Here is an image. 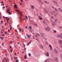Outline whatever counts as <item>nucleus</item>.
<instances>
[{
  "mask_svg": "<svg viewBox=\"0 0 62 62\" xmlns=\"http://www.w3.org/2000/svg\"><path fill=\"white\" fill-rule=\"evenodd\" d=\"M3 23V21H1V23Z\"/></svg>",
  "mask_w": 62,
  "mask_h": 62,
  "instance_id": "nucleus-61",
  "label": "nucleus"
},
{
  "mask_svg": "<svg viewBox=\"0 0 62 62\" xmlns=\"http://www.w3.org/2000/svg\"><path fill=\"white\" fill-rule=\"evenodd\" d=\"M2 45H4V43H2Z\"/></svg>",
  "mask_w": 62,
  "mask_h": 62,
  "instance_id": "nucleus-54",
  "label": "nucleus"
},
{
  "mask_svg": "<svg viewBox=\"0 0 62 62\" xmlns=\"http://www.w3.org/2000/svg\"><path fill=\"white\" fill-rule=\"evenodd\" d=\"M2 8H5V7H3Z\"/></svg>",
  "mask_w": 62,
  "mask_h": 62,
  "instance_id": "nucleus-57",
  "label": "nucleus"
},
{
  "mask_svg": "<svg viewBox=\"0 0 62 62\" xmlns=\"http://www.w3.org/2000/svg\"><path fill=\"white\" fill-rule=\"evenodd\" d=\"M31 8H32V9H34V6H31Z\"/></svg>",
  "mask_w": 62,
  "mask_h": 62,
  "instance_id": "nucleus-13",
  "label": "nucleus"
},
{
  "mask_svg": "<svg viewBox=\"0 0 62 62\" xmlns=\"http://www.w3.org/2000/svg\"><path fill=\"white\" fill-rule=\"evenodd\" d=\"M58 21V20H57V19H56L54 20V22H55V23H56V22Z\"/></svg>",
  "mask_w": 62,
  "mask_h": 62,
  "instance_id": "nucleus-14",
  "label": "nucleus"
},
{
  "mask_svg": "<svg viewBox=\"0 0 62 62\" xmlns=\"http://www.w3.org/2000/svg\"><path fill=\"white\" fill-rule=\"evenodd\" d=\"M45 54L46 55V56H47V57H48V56H49V54L48 52H47V53Z\"/></svg>",
  "mask_w": 62,
  "mask_h": 62,
  "instance_id": "nucleus-8",
  "label": "nucleus"
},
{
  "mask_svg": "<svg viewBox=\"0 0 62 62\" xmlns=\"http://www.w3.org/2000/svg\"><path fill=\"white\" fill-rule=\"evenodd\" d=\"M10 51L11 52H12L13 51V50H10Z\"/></svg>",
  "mask_w": 62,
  "mask_h": 62,
  "instance_id": "nucleus-41",
  "label": "nucleus"
},
{
  "mask_svg": "<svg viewBox=\"0 0 62 62\" xmlns=\"http://www.w3.org/2000/svg\"><path fill=\"white\" fill-rule=\"evenodd\" d=\"M52 26H54L55 25V23H54V22H53L52 23Z\"/></svg>",
  "mask_w": 62,
  "mask_h": 62,
  "instance_id": "nucleus-9",
  "label": "nucleus"
},
{
  "mask_svg": "<svg viewBox=\"0 0 62 62\" xmlns=\"http://www.w3.org/2000/svg\"><path fill=\"white\" fill-rule=\"evenodd\" d=\"M20 31H22V30H21V29L20 28H19V29Z\"/></svg>",
  "mask_w": 62,
  "mask_h": 62,
  "instance_id": "nucleus-36",
  "label": "nucleus"
},
{
  "mask_svg": "<svg viewBox=\"0 0 62 62\" xmlns=\"http://www.w3.org/2000/svg\"><path fill=\"white\" fill-rule=\"evenodd\" d=\"M59 38H60V39H62V36H61V35H59Z\"/></svg>",
  "mask_w": 62,
  "mask_h": 62,
  "instance_id": "nucleus-16",
  "label": "nucleus"
},
{
  "mask_svg": "<svg viewBox=\"0 0 62 62\" xmlns=\"http://www.w3.org/2000/svg\"><path fill=\"white\" fill-rule=\"evenodd\" d=\"M10 48H12V47H11V46H10Z\"/></svg>",
  "mask_w": 62,
  "mask_h": 62,
  "instance_id": "nucleus-62",
  "label": "nucleus"
},
{
  "mask_svg": "<svg viewBox=\"0 0 62 62\" xmlns=\"http://www.w3.org/2000/svg\"><path fill=\"white\" fill-rule=\"evenodd\" d=\"M56 37L57 38H59V36L58 35H57L56 36Z\"/></svg>",
  "mask_w": 62,
  "mask_h": 62,
  "instance_id": "nucleus-33",
  "label": "nucleus"
},
{
  "mask_svg": "<svg viewBox=\"0 0 62 62\" xmlns=\"http://www.w3.org/2000/svg\"><path fill=\"white\" fill-rule=\"evenodd\" d=\"M61 9L60 8H59L58 9V11H59L60 12V11H61Z\"/></svg>",
  "mask_w": 62,
  "mask_h": 62,
  "instance_id": "nucleus-15",
  "label": "nucleus"
},
{
  "mask_svg": "<svg viewBox=\"0 0 62 62\" xmlns=\"http://www.w3.org/2000/svg\"><path fill=\"white\" fill-rule=\"evenodd\" d=\"M16 11L18 12V14H19L21 16H22V12H19V11L18 10H16Z\"/></svg>",
  "mask_w": 62,
  "mask_h": 62,
  "instance_id": "nucleus-5",
  "label": "nucleus"
},
{
  "mask_svg": "<svg viewBox=\"0 0 62 62\" xmlns=\"http://www.w3.org/2000/svg\"><path fill=\"white\" fill-rule=\"evenodd\" d=\"M28 18H29V19H30L31 18V17L30 16H28Z\"/></svg>",
  "mask_w": 62,
  "mask_h": 62,
  "instance_id": "nucleus-29",
  "label": "nucleus"
},
{
  "mask_svg": "<svg viewBox=\"0 0 62 62\" xmlns=\"http://www.w3.org/2000/svg\"><path fill=\"white\" fill-rule=\"evenodd\" d=\"M15 31H16V32H17V33H18V31H17V30H15Z\"/></svg>",
  "mask_w": 62,
  "mask_h": 62,
  "instance_id": "nucleus-52",
  "label": "nucleus"
},
{
  "mask_svg": "<svg viewBox=\"0 0 62 62\" xmlns=\"http://www.w3.org/2000/svg\"><path fill=\"white\" fill-rule=\"evenodd\" d=\"M43 10H44V11H45V12H46V13H48V11H47L46 10H45V8H44Z\"/></svg>",
  "mask_w": 62,
  "mask_h": 62,
  "instance_id": "nucleus-12",
  "label": "nucleus"
},
{
  "mask_svg": "<svg viewBox=\"0 0 62 62\" xmlns=\"http://www.w3.org/2000/svg\"><path fill=\"white\" fill-rule=\"evenodd\" d=\"M40 35L41 36V37L43 39H45V35L43 33H40Z\"/></svg>",
  "mask_w": 62,
  "mask_h": 62,
  "instance_id": "nucleus-1",
  "label": "nucleus"
},
{
  "mask_svg": "<svg viewBox=\"0 0 62 62\" xmlns=\"http://www.w3.org/2000/svg\"><path fill=\"white\" fill-rule=\"evenodd\" d=\"M6 19H8V17H6L5 18Z\"/></svg>",
  "mask_w": 62,
  "mask_h": 62,
  "instance_id": "nucleus-56",
  "label": "nucleus"
},
{
  "mask_svg": "<svg viewBox=\"0 0 62 62\" xmlns=\"http://www.w3.org/2000/svg\"><path fill=\"white\" fill-rule=\"evenodd\" d=\"M54 51L55 53H56V54L58 53V52L56 49H54Z\"/></svg>",
  "mask_w": 62,
  "mask_h": 62,
  "instance_id": "nucleus-6",
  "label": "nucleus"
},
{
  "mask_svg": "<svg viewBox=\"0 0 62 62\" xmlns=\"http://www.w3.org/2000/svg\"><path fill=\"white\" fill-rule=\"evenodd\" d=\"M35 26H36L37 27L38 26V24H34Z\"/></svg>",
  "mask_w": 62,
  "mask_h": 62,
  "instance_id": "nucleus-28",
  "label": "nucleus"
},
{
  "mask_svg": "<svg viewBox=\"0 0 62 62\" xmlns=\"http://www.w3.org/2000/svg\"><path fill=\"white\" fill-rule=\"evenodd\" d=\"M56 31L55 30H54V32L55 33H56Z\"/></svg>",
  "mask_w": 62,
  "mask_h": 62,
  "instance_id": "nucleus-37",
  "label": "nucleus"
},
{
  "mask_svg": "<svg viewBox=\"0 0 62 62\" xmlns=\"http://www.w3.org/2000/svg\"><path fill=\"white\" fill-rule=\"evenodd\" d=\"M24 58L25 59H27V57H26V56H24Z\"/></svg>",
  "mask_w": 62,
  "mask_h": 62,
  "instance_id": "nucleus-35",
  "label": "nucleus"
},
{
  "mask_svg": "<svg viewBox=\"0 0 62 62\" xmlns=\"http://www.w3.org/2000/svg\"><path fill=\"white\" fill-rule=\"evenodd\" d=\"M52 47H51V48H50V49L51 50H52Z\"/></svg>",
  "mask_w": 62,
  "mask_h": 62,
  "instance_id": "nucleus-53",
  "label": "nucleus"
},
{
  "mask_svg": "<svg viewBox=\"0 0 62 62\" xmlns=\"http://www.w3.org/2000/svg\"><path fill=\"white\" fill-rule=\"evenodd\" d=\"M45 3H47V2L46 1H45Z\"/></svg>",
  "mask_w": 62,
  "mask_h": 62,
  "instance_id": "nucleus-47",
  "label": "nucleus"
},
{
  "mask_svg": "<svg viewBox=\"0 0 62 62\" xmlns=\"http://www.w3.org/2000/svg\"><path fill=\"white\" fill-rule=\"evenodd\" d=\"M43 23H45V21H43Z\"/></svg>",
  "mask_w": 62,
  "mask_h": 62,
  "instance_id": "nucleus-38",
  "label": "nucleus"
},
{
  "mask_svg": "<svg viewBox=\"0 0 62 62\" xmlns=\"http://www.w3.org/2000/svg\"><path fill=\"white\" fill-rule=\"evenodd\" d=\"M3 61L4 62H7V61H8V59L5 58L3 59Z\"/></svg>",
  "mask_w": 62,
  "mask_h": 62,
  "instance_id": "nucleus-4",
  "label": "nucleus"
},
{
  "mask_svg": "<svg viewBox=\"0 0 62 62\" xmlns=\"http://www.w3.org/2000/svg\"><path fill=\"white\" fill-rule=\"evenodd\" d=\"M0 39H2V40L4 39V38L3 37H0Z\"/></svg>",
  "mask_w": 62,
  "mask_h": 62,
  "instance_id": "nucleus-27",
  "label": "nucleus"
},
{
  "mask_svg": "<svg viewBox=\"0 0 62 62\" xmlns=\"http://www.w3.org/2000/svg\"><path fill=\"white\" fill-rule=\"evenodd\" d=\"M29 44H30V43H29L27 44V45H29Z\"/></svg>",
  "mask_w": 62,
  "mask_h": 62,
  "instance_id": "nucleus-59",
  "label": "nucleus"
},
{
  "mask_svg": "<svg viewBox=\"0 0 62 62\" xmlns=\"http://www.w3.org/2000/svg\"><path fill=\"white\" fill-rule=\"evenodd\" d=\"M53 13H56V14H58L56 12H55L54 11H53Z\"/></svg>",
  "mask_w": 62,
  "mask_h": 62,
  "instance_id": "nucleus-30",
  "label": "nucleus"
},
{
  "mask_svg": "<svg viewBox=\"0 0 62 62\" xmlns=\"http://www.w3.org/2000/svg\"><path fill=\"white\" fill-rule=\"evenodd\" d=\"M39 20H41V19H42V18L41 17V16H39Z\"/></svg>",
  "mask_w": 62,
  "mask_h": 62,
  "instance_id": "nucleus-18",
  "label": "nucleus"
},
{
  "mask_svg": "<svg viewBox=\"0 0 62 62\" xmlns=\"http://www.w3.org/2000/svg\"><path fill=\"white\" fill-rule=\"evenodd\" d=\"M26 36L27 37V38L28 39H30V38L31 37V35H27Z\"/></svg>",
  "mask_w": 62,
  "mask_h": 62,
  "instance_id": "nucleus-7",
  "label": "nucleus"
},
{
  "mask_svg": "<svg viewBox=\"0 0 62 62\" xmlns=\"http://www.w3.org/2000/svg\"><path fill=\"white\" fill-rule=\"evenodd\" d=\"M49 47H50V48H52V47L51 45H49Z\"/></svg>",
  "mask_w": 62,
  "mask_h": 62,
  "instance_id": "nucleus-23",
  "label": "nucleus"
},
{
  "mask_svg": "<svg viewBox=\"0 0 62 62\" xmlns=\"http://www.w3.org/2000/svg\"><path fill=\"white\" fill-rule=\"evenodd\" d=\"M3 18H5V17L4 16H3Z\"/></svg>",
  "mask_w": 62,
  "mask_h": 62,
  "instance_id": "nucleus-63",
  "label": "nucleus"
},
{
  "mask_svg": "<svg viewBox=\"0 0 62 62\" xmlns=\"http://www.w3.org/2000/svg\"><path fill=\"white\" fill-rule=\"evenodd\" d=\"M35 39L36 40H37V41L38 40V39L36 38Z\"/></svg>",
  "mask_w": 62,
  "mask_h": 62,
  "instance_id": "nucleus-50",
  "label": "nucleus"
},
{
  "mask_svg": "<svg viewBox=\"0 0 62 62\" xmlns=\"http://www.w3.org/2000/svg\"><path fill=\"white\" fill-rule=\"evenodd\" d=\"M45 29L48 32L50 30V28L49 27H47Z\"/></svg>",
  "mask_w": 62,
  "mask_h": 62,
  "instance_id": "nucleus-2",
  "label": "nucleus"
},
{
  "mask_svg": "<svg viewBox=\"0 0 62 62\" xmlns=\"http://www.w3.org/2000/svg\"><path fill=\"white\" fill-rule=\"evenodd\" d=\"M40 47L41 48H42V49H43V46L42 45H40Z\"/></svg>",
  "mask_w": 62,
  "mask_h": 62,
  "instance_id": "nucleus-19",
  "label": "nucleus"
},
{
  "mask_svg": "<svg viewBox=\"0 0 62 62\" xmlns=\"http://www.w3.org/2000/svg\"><path fill=\"white\" fill-rule=\"evenodd\" d=\"M9 20V18H8V19H7L6 20H7V21H8V20Z\"/></svg>",
  "mask_w": 62,
  "mask_h": 62,
  "instance_id": "nucleus-44",
  "label": "nucleus"
},
{
  "mask_svg": "<svg viewBox=\"0 0 62 62\" xmlns=\"http://www.w3.org/2000/svg\"><path fill=\"white\" fill-rule=\"evenodd\" d=\"M12 43V41H11L10 42V43Z\"/></svg>",
  "mask_w": 62,
  "mask_h": 62,
  "instance_id": "nucleus-45",
  "label": "nucleus"
},
{
  "mask_svg": "<svg viewBox=\"0 0 62 62\" xmlns=\"http://www.w3.org/2000/svg\"><path fill=\"white\" fill-rule=\"evenodd\" d=\"M25 18L27 20L28 19V17H27V16H25Z\"/></svg>",
  "mask_w": 62,
  "mask_h": 62,
  "instance_id": "nucleus-20",
  "label": "nucleus"
},
{
  "mask_svg": "<svg viewBox=\"0 0 62 62\" xmlns=\"http://www.w3.org/2000/svg\"><path fill=\"white\" fill-rule=\"evenodd\" d=\"M37 35L38 36H39V35H40L39 34H38Z\"/></svg>",
  "mask_w": 62,
  "mask_h": 62,
  "instance_id": "nucleus-55",
  "label": "nucleus"
},
{
  "mask_svg": "<svg viewBox=\"0 0 62 62\" xmlns=\"http://www.w3.org/2000/svg\"><path fill=\"white\" fill-rule=\"evenodd\" d=\"M59 42L60 44H61V43H62V40H60V41H59Z\"/></svg>",
  "mask_w": 62,
  "mask_h": 62,
  "instance_id": "nucleus-11",
  "label": "nucleus"
},
{
  "mask_svg": "<svg viewBox=\"0 0 62 62\" xmlns=\"http://www.w3.org/2000/svg\"><path fill=\"white\" fill-rule=\"evenodd\" d=\"M50 21L51 22V23H52V22H53V21H52V20H50Z\"/></svg>",
  "mask_w": 62,
  "mask_h": 62,
  "instance_id": "nucleus-40",
  "label": "nucleus"
},
{
  "mask_svg": "<svg viewBox=\"0 0 62 62\" xmlns=\"http://www.w3.org/2000/svg\"><path fill=\"white\" fill-rule=\"evenodd\" d=\"M7 12L8 13H9V14H11V13H10V12H8L7 11Z\"/></svg>",
  "mask_w": 62,
  "mask_h": 62,
  "instance_id": "nucleus-31",
  "label": "nucleus"
},
{
  "mask_svg": "<svg viewBox=\"0 0 62 62\" xmlns=\"http://www.w3.org/2000/svg\"><path fill=\"white\" fill-rule=\"evenodd\" d=\"M35 37H36V38H37V37H38V35L37 34H36V35H35Z\"/></svg>",
  "mask_w": 62,
  "mask_h": 62,
  "instance_id": "nucleus-21",
  "label": "nucleus"
},
{
  "mask_svg": "<svg viewBox=\"0 0 62 62\" xmlns=\"http://www.w3.org/2000/svg\"><path fill=\"white\" fill-rule=\"evenodd\" d=\"M60 57H61V58L62 59V54L61 53L60 54Z\"/></svg>",
  "mask_w": 62,
  "mask_h": 62,
  "instance_id": "nucleus-17",
  "label": "nucleus"
},
{
  "mask_svg": "<svg viewBox=\"0 0 62 62\" xmlns=\"http://www.w3.org/2000/svg\"><path fill=\"white\" fill-rule=\"evenodd\" d=\"M14 47L15 48H16V46H15V45H14Z\"/></svg>",
  "mask_w": 62,
  "mask_h": 62,
  "instance_id": "nucleus-48",
  "label": "nucleus"
},
{
  "mask_svg": "<svg viewBox=\"0 0 62 62\" xmlns=\"http://www.w3.org/2000/svg\"><path fill=\"white\" fill-rule=\"evenodd\" d=\"M49 61V59H47L46 60H45L44 62H48Z\"/></svg>",
  "mask_w": 62,
  "mask_h": 62,
  "instance_id": "nucleus-10",
  "label": "nucleus"
},
{
  "mask_svg": "<svg viewBox=\"0 0 62 62\" xmlns=\"http://www.w3.org/2000/svg\"><path fill=\"white\" fill-rule=\"evenodd\" d=\"M0 3H2V4H3V3H4L3 2V1H2Z\"/></svg>",
  "mask_w": 62,
  "mask_h": 62,
  "instance_id": "nucleus-51",
  "label": "nucleus"
},
{
  "mask_svg": "<svg viewBox=\"0 0 62 62\" xmlns=\"http://www.w3.org/2000/svg\"><path fill=\"white\" fill-rule=\"evenodd\" d=\"M29 28L30 29H32V27L31 26H30L29 27Z\"/></svg>",
  "mask_w": 62,
  "mask_h": 62,
  "instance_id": "nucleus-24",
  "label": "nucleus"
},
{
  "mask_svg": "<svg viewBox=\"0 0 62 62\" xmlns=\"http://www.w3.org/2000/svg\"><path fill=\"white\" fill-rule=\"evenodd\" d=\"M8 32H10V30H8Z\"/></svg>",
  "mask_w": 62,
  "mask_h": 62,
  "instance_id": "nucleus-42",
  "label": "nucleus"
},
{
  "mask_svg": "<svg viewBox=\"0 0 62 62\" xmlns=\"http://www.w3.org/2000/svg\"><path fill=\"white\" fill-rule=\"evenodd\" d=\"M10 11V9H8L7 11V12H9Z\"/></svg>",
  "mask_w": 62,
  "mask_h": 62,
  "instance_id": "nucleus-25",
  "label": "nucleus"
},
{
  "mask_svg": "<svg viewBox=\"0 0 62 62\" xmlns=\"http://www.w3.org/2000/svg\"><path fill=\"white\" fill-rule=\"evenodd\" d=\"M4 33L5 34H7V33H6V32H4Z\"/></svg>",
  "mask_w": 62,
  "mask_h": 62,
  "instance_id": "nucleus-60",
  "label": "nucleus"
},
{
  "mask_svg": "<svg viewBox=\"0 0 62 62\" xmlns=\"http://www.w3.org/2000/svg\"><path fill=\"white\" fill-rule=\"evenodd\" d=\"M51 19H54V17L53 16H52L51 17Z\"/></svg>",
  "mask_w": 62,
  "mask_h": 62,
  "instance_id": "nucleus-39",
  "label": "nucleus"
},
{
  "mask_svg": "<svg viewBox=\"0 0 62 62\" xmlns=\"http://www.w3.org/2000/svg\"><path fill=\"white\" fill-rule=\"evenodd\" d=\"M52 8H54V7L53 6H52Z\"/></svg>",
  "mask_w": 62,
  "mask_h": 62,
  "instance_id": "nucleus-43",
  "label": "nucleus"
},
{
  "mask_svg": "<svg viewBox=\"0 0 62 62\" xmlns=\"http://www.w3.org/2000/svg\"><path fill=\"white\" fill-rule=\"evenodd\" d=\"M15 7V8H17V7H16V5H15L14 6Z\"/></svg>",
  "mask_w": 62,
  "mask_h": 62,
  "instance_id": "nucleus-34",
  "label": "nucleus"
},
{
  "mask_svg": "<svg viewBox=\"0 0 62 62\" xmlns=\"http://www.w3.org/2000/svg\"><path fill=\"white\" fill-rule=\"evenodd\" d=\"M54 60L56 62H58V58L57 57H56L54 58Z\"/></svg>",
  "mask_w": 62,
  "mask_h": 62,
  "instance_id": "nucleus-3",
  "label": "nucleus"
},
{
  "mask_svg": "<svg viewBox=\"0 0 62 62\" xmlns=\"http://www.w3.org/2000/svg\"><path fill=\"white\" fill-rule=\"evenodd\" d=\"M28 55L29 56H31V54L30 53H29L28 54Z\"/></svg>",
  "mask_w": 62,
  "mask_h": 62,
  "instance_id": "nucleus-32",
  "label": "nucleus"
},
{
  "mask_svg": "<svg viewBox=\"0 0 62 62\" xmlns=\"http://www.w3.org/2000/svg\"><path fill=\"white\" fill-rule=\"evenodd\" d=\"M54 15H55V17H56V14H54Z\"/></svg>",
  "mask_w": 62,
  "mask_h": 62,
  "instance_id": "nucleus-58",
  "label": "nucleus"
},
{
  "mask_svg": "<svg viewBox=\"0 0 62 62\" xmlns=\"http://www.w3.org/2000/svg\"><path fill=\"white\" fill-rule=\"evenodd\" d=\"M26 28H27V26H26Z\"/></svg>",
  "mask_w": 62,
  "mask_h": 62,
  "instance_id": "nucleus-64",
  "label": "nucleus"
},
{
  "mask_svg": "<svg viewBox=\"0 0 62 62\" xmlns=\"http://www.w3.org/2000/svg\"><path fill=\"white\" fill-rule=\"evenodd\" d=\"M60 12H62V9H61V11H60Z\"/></svg>",
  "mask_w": 62,
  "mask_h": 62,
  "instance_id": "nucleus-49",
  "label": "nucleus"
},
{
  "mask_svg": "<svg viewBox=\"0 0 62 62\" xmlns=\"http://www.w3.org/2000/svg\"><path fill=\"white\" fill-rule=\"evenodd\" d=\"M14 54L15 55H16L17 54L16 53H14Z\"/></svg>",
  "mask_w": 62,
  "mask_h": 62,
  "instance_id": "nucleus-46",
  "label": "nucleus"
},
{
  "mask_svg": "<svg viewBox=\"0 0 62 62\" xmlns=\"http://www.w3.org/2000/svg\"><path fill=\"white\" fill-rule=\"evenodd\" d=\"M54 9H55V10H56V11H57L58 12V10H57V9H56V8H55Z\"/></svg>",
  "mask_w": 62,
  "mask_h": 62,
  "instance_id": "nucleus-26",
  "label": "nucleus"
},
{
  "mask_svg": "<svg viewBox=\"0 0 62 62\" xmlns=\"http://www.w3.org/2000/svg\"><path fill=\"white\" fill-rule=\"evenodd\" d=\"M53 2H54V3H55V4H57V3L56 2H55L54 0H53Z\"/></svg>",
  "mask_w": 62,
  "mask_h": 62,
  "instance_id": "nucleus-22",
  "label": "nucleus"
}]
</instances>
